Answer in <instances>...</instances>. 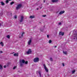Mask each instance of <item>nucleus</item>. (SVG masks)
I'll return each mask as SVG.
<instances>
[{
  "mask_svg": "<svg viewBox=\"0 0 77 77\" xmlns=\"http://www.w3.org/2000/svg\"><path fill=\"white\" fill-rule=\"evenodd\" d=\"M73 36H74V39H77V32L75 31H74L73 33Z\"/></svg>",
  "mask_w": 77,
  "mask_h": 77,
  "instance_id": "f257e3e1",
  "label": "nucleus"
},
{
  "mask_svg": "<svg viewBox=\"0 0 77 77\" xmlns=\"http://www.w3.org/2000/svg\"><path fill=\"white\" fill-rule=\"evenodd\" d=\"M21 6H22V5H21V4H20L17 5L16 7V9L18 10V9H20V8H21Z\"/></svg>",
  "mask_w": 77,
  "mask_h": 77,
  "instance_id": "f03ea898",
  "label": "nucleus"
},
{
  "mask_svg": "<svg viewBox=\"0 0 77 77\" xmlns=\"http://www.w3.org/2000/svg\"><path fill=\"white\" fill-rule=\"evenodd\" d=\"M39 60V58L38 57L35 58L34 60V62H38Z\"/></svg>",
  "mask_w": 77,
  "mask_h": 77,
  "instance_id": "7ed1b4c3",
  "label": "nucleus"
},
{
  "mask_svg": "<svg viewBox=\"0 0 77 77\" xmlns=\"http://www.w3.org/2000/svg\"><path fill=\"white\" fill-rule=\"evenodd\" d=\"M43 66L46 72H48V69H47V67H46V66H45V65L44 64Z\"/></svg>",
  "mask_w": 77,
  "mask_h": 77,
  "instance_id": "20e7f679",
  "label": "nucleus"
},
{
  "mask_svg": "<svg viewBox=\"0 0 77 77\" xmlns=\"http://www.w3.org/2000/svg\"><path fill=\"white\" fill-rule=\"evenodd\" d=\"M21 62H22L23 63H25V64H27L28 63V62L25 61V60H21Z\"/></svg>",
  "mask_w": 77,
  "mask_h": 77,
  "instance_id": "39448f33",
  "label": "nucleus"
},
{
  "mask_svg": "<svg viewBox=\"0 0 77 77\" xmlns=\"http://www.w3.org/2000/svg\"><path fill=\"white\" fill-rule=\"evenodd\" d=\"M32 53V51H31V49H29L27 52H26V54H30Z\"/></svg>",
  "mask_w": 77,
  "mask_h": 77,
  "instance_id": "423d86ee",
  "label": "nucleus"
},
{
  "mask_svg": "<svg viewBox=\"0 0 77 77\" xmlns=\"http://www.w3.org/2000/svg\"><path fill=\"white\" fill-rule=\"evenodd\" d=\"M23 19H24V17H23V16H22L21 17L20 20V22H23Z\"/></svg>",
  "mask_w": 77,
  "mask_h": 77,
  "instance_id": "0eeeda50",
  "label": "nucleus"
},
{
  "mask_svg": "<svg viewBox=\"0 0 77 77\" xmlns=\"http://www.w3.org/2000/svg\"><path fill=\"white\" fill-rule=\"evenodd\" d=\"M64 13H65V11H61L59 13V14H60V15H62V14H64Z\"/></svg>",
  "mask_w": 77,
  "mask_h": 77,
  "instance_id": "6e6552de",
  "label": "nucleus"
},
{
  "mask_svg": "<svg viewBox=\"0 0 77 77\" xmlns=\"http://www.w3.org/2000/svg\"><path fill=\"white\" fill-rule=\"evenodd\" d=\"M58 1V0H52V2L53 3H57Z\"/></svg>",
  "mask_w": 77,
  "mask_h": 77,
  "instance_id": "1a4fd4ad",
  "label": "nucleus"
},
{
  "mask_svg": "<svg viewBox=\"0 0 77 77\" xmlns=\"http://www.w3.org/2000/svg\"><path fill=\"white\" fill-rule=\"evenodd\" d=\"M31 42H32V40L31 39H30L28 42V45H30Z\"/></svg>",
  "mask_w": 77,
  "mask_h": 77,
  "instance_id": "9d476101",
  "label": "nucleus"
},
{
  "mask_svg": "<svg viewBox=\"0 0 77 77\" xmlns=\"http://www.w3.org/2000/svg\"><path fill=\"white\" fill-rule=\"evenodd\" d=\"M38 72L40 76V77H41V71H37L36 73H38Z\"/></svg>",
  "mask_w": 77,
  "mask_h": 77,
  "instance_id": "9b49d317",
  "label": "nucleus"
},
{
  "mask_svg": "<svg viewBox=\"0 0 77 77\" xmlns=\"http://www.w3.org/2000/svg\"><path fill=\"white\" fill-rule=\"evenodd\" d=\"M59 35H62V36H63L64 35V33L63 32H60L59 33Z\"/></svg>",
  "mask_w": 77,
  "mask_h": 77,
  "instance_id": "f8f14e48",
  "label": "nucleus"
},
{
  "mask_svg": "<svg viewBox=\"0 0 77 77\" xmlns=\"http://www.w3.org/2000/svg\"><path fill=\"white\" fill-rule=\"evenodd\" d=\"M14 56H17V57H18V53H15L14 54Z\"/></svg>",
  "mask_w": 77,
  "mask_h": 77,
  "instance_id": "ddd939ff",
  "label": "nucleus"
},
{
  "mask_svg": "<svg viewBox=\"0 0 77 77\" xmlns=\"http://www.w3.org/2000/svg\"><path fill=\"white\" fill-rule=\"evenodd\" d=\"M0 45H1V46H2V47H3L4 46V44L2 42H1L0 43Z\"/></svg>",
  "mask_w": 77,
  "mask_h": 77,
  "instance_id": "4468645a",
  "label": "nucleus"
},
{
  "mask_svg": "<svg viewBox=\"0 0 77 77\" xmlns=\"http://www.w3.org/2000/svg\"><path fill=\"white\" fill-rule=\"evenodd\" d=\"M63 53H64V54H68V53L66 51H63Z\"/></svg>",
  "mask_w": 77,
  "mask_h": 77,
  "instance_id": "2eb2a0df",
  "label": "nucleus"
},
{
  "mask_svg": "<svg viewBox=\"0 0 77 77\" xmlns=\"http://www.w3.org/2000/svg\"><path fill=\"white\" fill-rule=\"evenodd\" d=\"M3 69V66L1 65H0V69Z\"/></svg>",
  "mask_w": 77,
  "mask_h": 77,
  "instance_id": "dca6fc26",
  "label": "nucleus"
},
{
  "mask_svg": "<svg viewBox=\"0 0 77 77\" xmlns=\"http://www.w3.org/2000/svg\"><path fill=\"white\" fill-rule=\"evenodd\" d=\"M1 4L3 6V5H5V3L3 2H1Z\"/></svg>",
  "mask_w": 77,
  "mask_h": 77,
  "instance_id": "f3484780",
  "label": "nucleus"
},
{
  "mask_svg": "<svg viewBox=\"0 0 77 77\" xmlns=\"http://www.w3.org/2000/svg\"><path fill=\"white\" fill-rule=\"evenodd\" d=\"M30 18L32 19V18H35V16H30Z\"/></svg>",
  "mask_w": 77,
  "mask_h": 77,
  "instance_id": "a211bd4d",
  "label": "nucleus"
},
{
  "mask_svg": "<svg viewBox=\"0 0 77 77\" xmlns=\"http://www.w3.org/2000/svg\"><path fill=\"white\" fill-rule=\"evenodd\" d=\"M75 72V70H74L72 71V74H74V72Z\"/></svg>",
  "mask_w": 77,
  "mask_h": 77,
  "instance_id": "6ab92c4d",
  "label": "nucleus"
},
{
  "mask_svg": "<svg viewBox=\"0 0 77 77\" xmlns=\"http://www.w3.org/2000/svg\"><path fill=\"white\" fill-rule=\"evenodd\" d=\"M7 38H8V39H9V38H10V36H9V35H7Z\"/></svg>",
  "mask_w": 77,
  "mask_h": 77,
  "instance_id": "aec40b11",
  "label": "nucleus"
},
{
  "mask_svg": "<svg viewBox=\"0 0 77 77\" xmlns=\"http://www.w3.org/2000/svg\"><path fill=\"white\" fill-rule=\"evenodd\" d=\"M50 60L51 61H53V58H52L51 57L50 58Z\"/></svg>",
  "mask_w": 77,
  "mask_h": 77,
  "instance_id": "412c9836",
  "label": "nucleus"
},
{
  "mask_svg": "<svg viewBox=\"0 0 77 77\" xmlns=\"http://www.w3.org/2000/svg\"><path fill=\"white\" fill-rule=\"evenodd\" d=\"M14 2H11V3H10V5H13V4H14Z\"/></svg>",
  "mask_w": 77,
  "mask_h": 77,
  "instance_id": "4be33fe9",
  "label": "nucleus"
},
{
  "mask_svg": "<svg viewBox=\"0 0 77 77\" xmlns=\"http://www.w3.org/2000/svg\"><path fill=\"white\" fill-rule=\"evenodd\" d=\"M6 3H9V1L8 0H6Z\"/></svg>",
  "mask_w": 77,
  "mask_h": 77,
  "instance_id": "5701e85b",
  "label": "nucleus"
},
{
  "mask_svg": "<svg viewBox=\"0 0 77 77\" xmlns=\"http://www.w3.org/2000/svg\"><path fill=\"white\" fill-rule=\"evenodd\" d=\"M51 40H50L49 41V44H50L51 43Z\"/></svg>",
  "mask_w": 77,
  "mask_h": 77,
  "instance_id": "b1692460",
  "label": "nucleus"
},
{
  "mask_svg": "<svg viewBox=\"0 0 77 77\" xmlns=\"http://www.w3.org/2000/svg\"><path fill=\"white\" fill-rule=\"evenodd\" d=\"M20 65L21 66H23V63H20Z\"/></svg>",
  "mask_w": 77,
  "mask_h": 77,
  "instance_id": "393cba45",
  "label": "nucleus"
},
{
  "mask_svg": "<svg viewBox=\"0 0 77 77\" xmlns=\"http://www.w3.org/2000/svg\"><path fill=\"white\" fill-rule=\"evenodd\" d=\"M42 17H47V15H43L42 16Z\"/></svg>",
  "mask_w": 77,
  "mask_h": 77,
  "instance_id": "a878e982",
  "label": "nucleus"
},
{
  "mask_svg": "<svg viewBox=\"0 0 77 77\" xmlns=\"http://www.w3.org/2000/svg\"><path fill=\"white\" fill-rule=\"evenodd\" d=\"M49 36H50V35H47V38H48Z\"/></svg>",
  "mask_w": 77,
  "mask_h": 77,
  "instance_id": "bb28decb",
  "label": "nucleus"
},
{
  "mask_svg": "<svg viewBox=\"0 0 77 77\" xmlns=\"http://www.w3.org/2000/svg\"><path fill=\"white\" fill-rule=\"evenodd\" d=\"M17 16H16V15H15L14 17V18L15 19H16V18H17Z\"/></svg>",
  "mask_w": 77,
  "mask_h": 77,
  "instance_id": "cd10ccee",
  "label": "nucleus"
},
{
  "mask_svg": "<svg viewBox=\"0 0 77 77\" xmlns=\"http://www.w3.org/2000/svg\"><path fill=\"white\" fill-rule=\"evenodd\" d=\"M23 34H24V32H23L21 35L22 36H23Z\"/></svg>",
  "mask_w": 77,
  "mask_h": 77,
  "instance_id": "c85d7f7f",
  "label": "nucleus"
},
{
  "mask_svg": "<svg viewBox=\"0 0 77 77\" xmlns=\"http://www.w3.org/2000/svg\"><path fill=\"white\" fill-rule=\"evenodd\" d=\"M16 68V66H14V67L13 68L14 69H15V68Z\"/></svg>",
  "mask_w": 77,
  "mask_h": 77,
  "instance_id": "c756f323",
  "label": "nucleus"
},
{
  "mask_svg": "<svg viewBox=\"0 0 77 77\" xmlns=\"http://www.w3.org/2000/svg\"><path fill=\"white\" fill-rule=\"evenodd\" d=\"M62 65H63V66H65V64H64V63H62Z\"/></svg>",
  "mask_w": 77,
  "mask_h": 77,
  "instance_id": "7c9ffc66",
  "label": "nucleus"
},
{
  "mask_svg": "<svg viewBox=\"0 0 77 77\" xmlns=\"http://www.w3.org/2000/svg\"><path fill=\"white\" fill-rule=\"evenodd\" d=\"M4 68H6V66H4Z\"/></svg>",
  "mask_w": 77,
  "mask_h": 77,
  "instance_id": "2f4dec72",
  "label": "nucleus"
},
{
  "mask_svg": "<svg viewBox=\"0 0 77 77\" xmlns=\"http://www.w3.org/2000/svg\"><path fill=\"white\" fill-rule=\"evenodd\" d=\"M61 23H59V25H61Z\"/></svg>",
  "mask_w": 77,
  "mask_h": 77,
  "instance_id": "473e14b6",
  "label": "nucleus"
},
{
  "mask_svg": "<svg viewBox=\"0 0 77 77\" xmlns=\"http://www.w3.org/2000/svg\"><path fill=\"white\" fill-rule=\"evenodd\" d=\"M3 53V51H0V53Z\"/></svg>",
  "mask_w": 77,
  "mask_h": 77,
  "instance_id": "72a5a7b5",
  "label": "nucleus"
},
{
  "mask_svg": "<svg viewBox=\"0 0 77 77\" xmlns=\"http://www.w3.org/2000/svg\"><path fill=\"white\" fill-rule=\"evenodd\" d=\"M43 2H44V3H45V0H44Z\"/></svg>",
  "mask_w": 77,
  "mask_h": 77,
  "instance_id": "f704fd0d",
  "label": "nucleus"
},
{
  "mask_svg": "<svg viewBox=\"0 0 77 77\" xmlns=\"http://www.w3.org/2000/svg\"><path fill=\"white\" fill-rule=\"evenodd\" d=\"M57 47V46H54V48H56Z\"/></svg>",
  "mask_w": 77,
  "mask_h": 77,
  "instance_id": "c9c22d12",
  "label": "nucleus"
},
{
  "mask_svg": "<svg viewBox=\"0 0 77 77\" xmlns=\"http://www.w3.org/2000/svg\"><path fill=\"white\" fill-rule=\"evenodd\" d=\"M38 9H39V8H38L37 9V10H38Z\"/></svg>",
  "mask_w": 77,
  "mask_h": 77,
  "instance_id": "e433bc0d",
  "label": "nucleus"
},
{
  "mask_svg": "<svg viewBox=\"0 0 77 77\" xmlns=\"http://www.w3.org/2000/svg\"><path fill=\"white\" fill-rule=\"evenodd\" d=\"M40 7V9H41V8H42V7Z\"/></svg>",
  "mask_w": 77,
  "mask_h": 77,
  "instance_id": "4c0bfd02",
  "label": "nucleus"
},
{
  "mask_svg": "<svg viewBox=\"0 0 77 77\" xmlns=\"http://www.w3.org/2000/svg\"><path fill=\"white\" fill-rule=\"evenodd\" d=\"M41 23V22H39V24H40V23Z\"/></svg>",
  "mask_w": 77,
  "mask_h": 77,
  "instance_id": "58836bf2",
  "label": "nucleus"
},
{
  "mask_svg": "<svg viewBox=\"0 0 77 77\" xmlns=\"http://www.w3.org/2000/svg\"><path fill=\"white\" fill-rule=\"evenodd\" d=\"M2 25V24H1V23H0V26H1Z\"/></svg>",
  "mask_w": 77,
  "mask_h": 77,
  "instance_id": "ea45409f",
  "label": "nucleus"
},
{
  "mask_svg": "<svg viewBox=\"0 0 77 77\" xmlns=\"http://www.w3.org/2000/svg\"><path fill=\"white\" fill-rule=\"evenodd\" d=\"M19 38H21V36H19Z\"/></svg>",
  "mask_w": 77,
  "mask_h": 77,
  "instance_id": "a19ab883",
  "label": "nucleus"
},
{
  "mask_svg": "<svg viewBox=\"0 0 77 77\" xmlns=\"http://www.w3.org/2000/svg\"><path fill=\"white\" fill-rule=\"evenodd\" d=\"M42 5H41V6H42Z\"/></svg>",
  "mask_w": 77,
  "mask_h": 77,
  "instance_id": "79ce46f5",
  "label": "nucleus"
},
{
  "mask_svg": "<svg viewBox=\"0 0 77 77\" xmlns=\"http://www.w3.org/2000/svg\"><path fill=\"white\" fill-rule=\"evenodd\" d=\"M9 0L10 1H11V0Z\"/></svg>",
  "mask_w": 77,
  "mask_h": 77,
  "instance_id": "37998d69",
  "label": "nucleus"
}]
</instances>
